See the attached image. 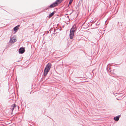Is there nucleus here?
Returning <instances> with one entry per match:
<instances>
[{
	"label": "nucleus",
	"instance_id": "obj_1",
	"mask_svg": "<svg viewBox=\"0 0 126 126\" xmlns=\"http://www.w3.org/2000/svg\"><path fill=\"white\" fill-rule=\"evenodd\" d=\"M76 30V25L74 24L73 26L70 31L69 37L70 39H72L73 38L75 32Z\"/></svg>",
	"mask_w": 126,
	"mask_h": 126
},
{
	"label": "nucleus",
	"instance_id": "obj_2",
	"mask_svg": "<svg viewBox=\"0 0 126 126\" xmlns=\"http://www.w3.org/2000/svg\"><path fill=\"white\" fill-rule=\"evenodd\" d=\"M58 4H57L56 2L55 1L49 6H48V8H54L58 6Z\"/></svg>",
	"mask_w": 126,
	"mask_h": 126
},
{
	"label": "nucleus",
	"instance_id": "obj_3",
	"mask_svg": "<svg viewBox=\"0 0 126 126\" xmlns=\"http://www.w3.org/2000/svg\"><path fill=\"white\" fill-rule=\"evenodd\" d=\"M25 51V48L24 47H21L18 50V52L20 54H22Z\"/></svg>",
	"mask_w": 126,
	"mask_h": 126
},
{
	"label": "nucleus",
	"instance_id": "obj_4",
	"mask_svg": "<svg viewBox=\"0 0 126 126\" xmlns=\"http://www.w3.org/2000/svg\"><path fill=\"white\" fill-rule=\"evenodd\" d=\"M81 5V3L80 1H79L77 4L76 6V9L78 10L79 9V7Z\"/></svg>",
	"mask_w": 126,
	"mask_h": 126
},
{
	"label": "nucleus",
	"instance_id": "obj_5",
	"mask_svg": "<svg viewBox=\"0 0 126 126\" xmlns=\"http://www.w3.org/2000/svg\"><path fill=\"white\" fill-rule=\"evenodd\" d=\"M14 37H13L12 38H11L10 39V40L9 41V43H14V42H16V40L15 38H13Z\"/></svg>",
	"mask_w": 126,
	"mask_h": 126
},
{
	"label": "nucleus",
	"instance_id": "obj_6",
	"mask_svg": "<svg viewBox=\"0 0 126 126\" xmlns=\"http://www.w3.org/2000/svg\"><path fill=\"white\" fill-rule=\"evenodd\" d=\"M20 25H18L14 28L13 29L14 31L15 32H17L18 30L19 29V27Z\"/></svg>",
	"mask_w": 126,
	"mask_h": 126
},
{
	"label": "nucleus",
	"instance_id": "obj_7",
	"mask_svg": "<svg viewBox=\"0 0 126 126\" xmlns=\"http://www.w3.org/2000/svg\"><path fill=\"white\" fill-rule=\"evenodd\" d=\"M120 116L121 115H119L115 116L114 118V120L115 121H118L119 120Z\"/></svg>",
	"mask_w": 126,
	"mask_h": 126
},
{
	"label": "nucleus",
	"instance_id": "obj_8",
	"mask_svg": "<svg viewBox=\"0 0 126 126\" xmlns=\"http://www.w3.org/2000/svg\"><path fill=\"white\" fill-rule=\"evenodd\" d=\"M55 13V11H54L52 13L49 14V15L47 16L48 18H50Z\"/></svg>",
	"mask_w": 126,
	"mask_h": 126
},
{
	"label": "nucleus",
	"instance_id": "obj_9",
	"mask_svg": "<svg viewBox=\"0 0 126 126\" xmlns=\"http://www.w3.org/2000/svg\"><path fill=\"white\" fill-rule=\"evenodd\" d=\"M49 71L46 70H44L43 75L44 76H46Z\"/></svg>",
	"mask_w": 126,
	"mask_h": 126
},
{
	"label": "nucleus",
	"instance_id": "obj_10",
	"mask_svg": "<svg viewBox=\"0 0 126 126\" xmlns=\"http://www.w3.org/2000/svg\"><path fill=\"white\" fill-rule=\"evenodd\" d=\"M52 64L50 63H48L46 66V67L50 69L51 68Z\"/></svg>",
	"mask_w": 126,
	"mask_h": 126
},
{
	"label": "nucleus",
	"instance_id": "obj_11",
	"mask_svg": "<svg viewBox=\"0 0 126 126\" xmlns=\"http://www.w3.org/2000/svg\"><path fill=\"white\" fill-rule=\"evenodd\" d=\"M13 107H14L15 109H18V110H19V107L18 106H17L15 104H14L13 105H12Z\"/></svg>",
	"mask_w": 126,
	"mask_h": 126
},
{
	"label": "nucleus",
	"instance_id": "obj_12",
	"mask_svg": "<svg viewBox=\"0 0 126 126\" xmlns=\"http://www.w3.org/2000/svg\"><path fill=\"white\" fill-rule=\"evenodd\" d=\"M63 0H57L55 2L58 4V5L59 4L62 2Z\"/></svg>",
	"mask_w": 126,
	"mask_h": 126
},
{
	"label": "nucleus",
	"instance_id": "obj_13",
	"mask_svg": "<svg viewBox=\"0 0 126 126\" xmlns=\"http://www.w3.org/2000/svg\"><path fill=\"white\" fill-rule=\"evenodd\" d=\"M73 0H70L69 4H68V7H68L69 8V5H71V3L72 2Z\"/></svg>",
	"mask_w": 126,
	"mask_h": 126
},
{
	"label": "nucleus",
	"instance_id": "obj_14",
	"mask_svg": "<svg viewBox=\"0 0 126 126\" xmlns=\"http://www.w3.org/2000/svg\"><path fill=\"white\" fill-rule=\"evenodd\" d=\"M100 24V22L99 21H98L96 23V25H98Z\"/></svg>",
	"mask_w": 126,
	"mask_h": 126
},
{
	"label": "nucleus",
	"instance_id": "obj_15",
	"mask_svg": "<svg viewBox=\"0 0 126 126\" xmlns=\"http://www.w3.org/2000/svg\"><path fill=\"white\" fill-rule=\"evenodd\" d=\"M10 109H11V110H12V111H13L14 109H15L14 107H13L12 105V106H11V108H10Z\"/></svg>",
	"mask_w": 126,
	"mask_h": 126
},
{
	"label": "nucleus",
	"instance_id": "obj_16",
	"mask_svg": "<svg viewBox=\"0 0 126 126\" xmlns=\"http://www.w3.org/2000/svg\"><path fill=\"white\" fill-rule=\"evenodd\" d=\"M44 69L45 70H47L48 71H49V70H50V69H49L48 68H47V67H46Z\"/></svg>",
	"mask_w": 126,
	"mask_h": 126
},
{
	"label": "nucleus",
	"instance_id": "obj_17",
	"mask_svg": "<svg viewBox=\"0 0 126 126\" xmlns=\"http://www.w3.org/2000/svg\"><path fill=\"white\" fill-rule=\"evenodd\" d=\"M111 69V68L110 67H108V68L107 69V71H109V70H110Z\"/></svg>",
	"mask_w": 126,
	"mask_h": 126
},
{
	"label": "nucleus",
	"instance_id": "obj_18",
	"mask_svg": "<svg viewBox=\"0 0 126 126\" xmlns=\"http://www.w3.org/2000/svg\"><path fill=\"white\" fill-rule=\"evenodd\" d=\"M21 61V59H20L19 60H16V62H19L20 61Z\"/></svg>",
	"mask_w": 126,
	"mask_h": 126
},
{
	"label": "nucleus",
	"instance_id": "obj_19",
	"mask_svg": "<svg viewBox=\"0 0 126 126\" xmlns=\"http://www.w3.org/2000/svg\"><path fill=\"white\" fill-rule=\"evenodd\" d=\"M49 8H48H48H46V9H45V10H47Z\"/></svg>",
	"mask_w": 126,
	"mask_h": 126
},
{
	"label": "nucleus",
	"instance_id": "obj_20",
	"mask_svg": "<svg viewBox=\"0 0 126 126\" xmlns=\"http://www.w3.org/2000/svg\"><path fill=\"white\" fill-rule=\"evenodd\" d=\"M73 12H72L71 14H71L72 13H73Z\"/></svg>",
	"mask_w": 126,
	"mask_h": 126
},
{
	"label": "nucleus",
	"instance_id": "obj_21",
	"mask_svg": "<svg viewBox=\"0 0 126 126\" xmlns=\"http://www.w3.org/2000/svg\"><path fill=\"white\" fill-rule=\"evenodd\" d=\"M97 28V27H96V28Z\"/></svg>",
	"mask_w": 126,
	"mask_h": 126
},
{
	"label": "nucleus",
	"instance_id": "obj_22",
	"mask_svg": "<svg viewBox=\"0 0 126 126\" xmlns=\"http://www.w3.org/2000/svg\"><path fill=\"white\" fill-rule=\"evenodd\" d=\"M118 24L119 23V22H118Z\"/></svg>",
	"mask_w": 126,
	"mask_h": 126
},
{
	"label": "nucleus",
	"instance_id": "obj_23",
	"mask_svg": "<svg viewBox=\"0 0 126 126\" xmlns=\"http://www.w3.org/2000/svg\"><path fill=\"white\" fill-rule=\"evenodd\" d=\"M55 29H54V31H55Z\"/></svg>",
	"mask_w": 126,
	"mask_h": 126
},
{
	"label": "nucleus",
	"instance_id": "obj_24",
	"mask_svg": "<svg viewBox=\"0 0 126 126\" xmlns=\"http://www.w3.org/2000/svg\"><path fill=\"white\" fill-rule=\"evenodd\" d=\"M0 91H1V90H0Z\"/></svg>",
	"mask_w": 126,
	"mask_h": 126
},
{
	"label": "nucleus",
	"instance_id": "obj_25",
	"mask_svg": "<svg viewBox=\"0 0 126 126\" xmlns=\"http://www.w3.org/2000/svg\"><path fill=\"white\" fill-rule=\"evenodd\" d=\"M92 24L91 25V27L92 26Z\"/></svg>",
	"mask_w": 126,
	"mask_h": 126
},
{
	"label": "nucleus",
	"instance_id": "obj_26",
	"mask_svg": "<svg viewBox=\"0 0 126 126\" xmlns=\"http://www.w3.org/2000/svg\"><path fill=\"white\" fill-rule=\"evenodd\" d=\"M67 17H69V16H67Z\"/></svg>",
	"mask_w": 126,
	"mask_h": 126
}]
</instances>
